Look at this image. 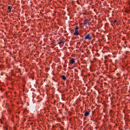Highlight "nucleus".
<instances>
[{"mask_svg":"<svg viewBox=\"0 0 130 130\" xmlns=\"http://www.w3.org/2000/svg\"><path fill=\"white\" fill-rule=\"evenodd\" d=\"M75 62H76V60L75 58H70L69 60V63H70V64H74Z\"/></svg>","mask_w":130,"mask_h":130,"instance_id":"obj_2","label":"nucleus"},{"mask_svg":"<svg viewBox=\"0 0 130 130\" xmlns=\"http://www.w3.org/2000/svg\"><path fill=\"white\" fill-rule=\"evenodd\" d=\"M79 31L77 29H75V31L74 33V35H75V36H77V35H79Z\"/></svg>","mask_w":130,"mask_h":130,"instance_id":"obj_5","label":"nucleus"},{"mask_svg":"<svg viewBox=\"0 0 130 130\" xmlns=\"http://www.w3.org/2000/svg\"><path fill=\"white\" fill-rule=\"evenodd\" d=\"M6 129L8 130V128H6Z\"/></svg>","mask_w":130,"mask_h":130,"instance_id":"obj_11","label":"nucleus"},{"mask_svg":"<svg viewBox=\"0 0 130 130\" xmlns=\"http://www.w3.org/2000/svg\"><path fill=\"white\" fill-rule=\"evenodd\" d=\"M61 80H63V81H66L67 80V77L64 75H62L61 76Z\"/></svg>","mask_w":130,"mask_h":130,"instance_id":"obj_6","label":"nucleus"},{"mask_svg":"<svg viewBox=\"0 0 130 130\" xmlns=\"http://www.w3.org/2000/svg\"><path fill=\"white\" fill-rule=\"evenodd\" d=\"M84 39H85V40H91L92 38L90 37V34H88L86 36H85Z\"/></svg>","mask_w":130,"mask_h":130,"instance_id":"obj_1","label":"nucleus"},{"mask_svg":"<svg viewBox=\"0 0 130 130\" xmlns=\"http://www.w3.org/2000/svg\"><path fill=\"white\" fill-rule=\"evenodd\" d=\"M116 22H117V21L116 20H115L114 21V24H115L116 23Z\"/></svg>","mask_w":130,"mask_h":130,"instance_id":"obj_10","label":"nucleus"},{"mask_svg":"<svg viewBox=\"0 0 130 130\" xmlns=\"http://www.w3.org/2000/svg\"><path fill=\"white\" fill-rule=\"evenodd\" d=\"M88 23H89V20H88L87 19H86L84 21L83 25H84V26H86V25H87V24H88Z\"/></svg>","mask_w":130,"mask_h":130,"instance_id":"obj_3","label":"nucleus"},{"mask_svg":"<svg viewBox=\"0 0 130 130\" xmlns=\"http://www.w3.org/2000/svg\"><path fill=\"white\" fill-rule=\"evenodd\" d=\"M89 114H90L89 112L85 111V112L84 113V116H88V115H89Z\"/></svg>","mask_w":130,"mask_h":130,"instance_id":"obj_7","label":"nucleus"},{"mask_svg":"<svg viewBox=\"0 0 130 130\" xmlns=\"http://www.w3.org/2000/svg\"><path fill=\"white\" fill-rule=\"evenodd\" d=\"M0 68H1V66H0Z\"/></svg>","mask_w":130,"mask_h":130,"instance_id":"obj_12","label":"nucleus"},{"mask_svg":"<svg viewBox=\"0 0 130 130\" xmlns=\"http://www.w3.org/2000/svg\"><path fill=\"white\" fill-rule=\"evenodd\" d=\"M12 9H13V8H12V7L11 6H8V11L7 12V13H11V12H12Z\"/></svg>","mask_w":130,"mask_h":130,"instance_id":"obj_4","label":"nucleus"},{"mask_svg":"<svg viewBox=\"0 0 130 130\" xmlns=\"http://www.w3.org/2000/svg\"><path fill=\"white\" fill-rule=\"evenodd\" d=\"M61 43H63V41H61L58 43V44H61Z\"/></svg>","mask_w":130,"mask_h":130,"instance_id":"obj_8","label":"nucleus"},{"mask_svg":"<svg viewBox=\"0 0 130 130\" xmlns=\"http://www.w3.org/2000/svg\"><path fill=\"white\" fill-rule=\"evenodd\" d=\"M75 30H79V26H77L75 29Z\"/></svg>","mask_w":130,"mask_h":130,"instance_id":"obj_9","label":"nucleus"}]
</instances>
